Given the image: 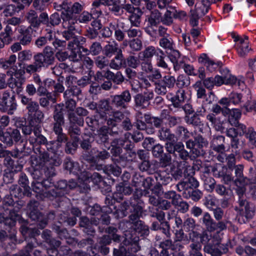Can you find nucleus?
<instances>
[{"label": "nucleus", "mask_w": 256, "mask_h": 256, "mask_svg": "<svg viewBox=\"0 0 256 256\" xmlns=\"http://www.w3.org/2000/svg\"><path fill=\"white\" fill-rule=\"evenodd\" d=\"M132 207L133 208V211H131L132 214L129 216V222L132 225H134L140 220V216L142 214V207L139 204H132Z\"/></svg>", "instance_id": "32"}, {"label": "nucleus", "mask_w": 256, "mask_h": 256, "mask_svg": "<svg viewBox=\"0 0 256 256\" xmlns=\"http://www.w3.org/2000/svg\"><path fill=\"white\" fill-rule=\"evenodd\" d=\"M64 124L52 123V131L56 136V137L68 139L67 135L63 132L62 126Z\"/></svg>", "instance_id": "58"}, {"label": "nucleus", "mask_w": 256, "mask_h": 256, "mask_svg": "<svg viewBox=\"0 0 256 256\" xmlns=\"http://www.w3.org/2000/svg\"><path fill=\"white\" fill-rule=\"evenodd\" d=\"M245 137L248 140V144L251 148L256 147V132L252 127L248 128L246 132L244 134Z\"/></svg>", "instance_id": "44"}, {"label": "nucleus", "mask_w": 256, "mask_h": 256, "mask_svg": "<svg viewBox=\"0 0 256 256\" xmlns=\"http://www.w3.org/2000/svg\"><path fill=\"white\" fill-rule=\"evenodd\" d=\"M210 6L208 0H202L196 3L194 8L190 12V22L192 26L198 25V20L208 12Z\"/></svg>", "instance_id": "4"}, {"label": "nucleus", "mask_w": 256, "mask_h": 256, "mask_svg": "<svg viewBox=\"0 0 256 256\" xmlns=\"http://www.w3.org/2000/svg\"><path fill=\"white\" fill-rule=\"evenodd\" d=\"M158 136L161 140L166 142V144L176 142L175 134L172 133L169 128L162 127L158 132Z\"/></svg>", "instance_id": "24"}, {"label": "nucleus", "mask_w": 256, "mask_h": 256, "mask_svg": "<svg viewBox=\"0 0 256 256\" xmlns=\"http://www.w3.org/2000/svg\"><path fill=\"white\" fill-rule=\"evenodd\" d=\"M160 242V246L162 250L160 252L161 256H169L168 249L171 248L174 250V246L172 244V242L170 238Z\"/></svg>", "instance_id": "46"}, {"label": "nucleus", "mask_w": 256, "mask_h": 256, "mask_svg": "<svg viewBox=\"0 0 256 256\" xmlns=\"http://www.w3.org/2000/svg\"><path fill=\"white\" fill-rule=\"evenodd\" d=\"M123 244L128 247V254L136 253L140 250V247L138 244V237L134 232L131 234L130 231H126Z\"/></svg>", "instance_id": "12"}, {"label": "nucleus", "mask_w": 256, "mask_h": 256, "mask_svg": "<svg viewBox=\"0 0 256 256\" xmlns=\"http://www.w3.org/2000/svg\"><path fill=\"white\" fill-rule=\"evenodd\" d=\"M132 227L135 230V233L138 232L142 235L148 236L149 234L150 230L148 226L146 225L142 221H138L135 224L132 225Z\"/></svg>", "instance_id": "45"}, {"label": "nucleus", "mask_w": 256, "mask_h": 256, "mask_svg": "<svg viewBox=\"0 0 256 256\" xmlns=\"http://www.w3.org/2000/svg\"><path fill=\"white\" fill-rule=\"evenodd\" d=\"M30 142L34 145H45L46 147L48 143L46 138L41 134V127L40 128H36L34 136H30L28 138Z\"/></svg>", "instance_id": "30"}, {"label": "nucleus", "mask_w": 256, "mask_h": 256, "mask_svg": "<svg viewBox=\"0 0 256 256\" xmlns=\"http://www.w3.org/2000/svg\"><path fill=\"white\" fill-rule=\"evenodd\" d=\"M96 140L99 144H105L109 142V128L102 126L97 131Z\"/></svg>", "instance_id": "31"}, {"label": "nucleus", "mask_w": 256, "mask_h": 256, "mask_svg": "<svg viewBox=\"0 0 256 256\" xmlns=\"http://www.w3.org/2000/svg\"><path fill=\"white\" fill-rule=\"evenodd\" d=\"M176 82V80L174 76L168 74L164 76L160 80L156 82L155 92L159 94L164 96L168 90L174 88Z\"/></svg>", "instance_id": "7"}, {"label": "nucleus", "mask_w": 256, "mask_h": 256, "mask_svg": "<svg viewBox=\"0 0 256 256\" xmlns=\"http://www.w3.org/2000/svg\"><path fill=\"white\" fill-rule=\"evenodd\" d=\"M67 140H68V138L56 137V140L48 142L46 148L48 152L56 154L61 151L62 144L66 142Z\"/></svg>", "instance_id": "23"}, {"label": "nucleus", "mask_w": 256, "mask_h": 256, "mask_svg": "<svg viewBox=\"0 0 256 256\" xmlns=\"http://www.w3.org/2000/svg\"><path fill=\"white\" fill-rule=\"evenodd\" d=\"M163 174L159 172L155 174V178L158 183L156 186L166 185L172 181V178L169 176H164Z\"/></svg>", "instance_id": "63"}, {"label": "nucleus", "mask_w": 256, "mask_h": 256, "mask_svg": "<svg viewBox=\"0 0 256 256\" xmlns=\"http://www.w3.org/2000/svg\"><path fill=\"white\" fill-rule=\"evenodd\" d=\"M120 50H122L119 48L118 44L115 42H108L104 47V54L105 56L110 58L112 57L116 54L119 53Z\"/></svg>", "instance_id": "38"}, {"label": "nucleus", "mask_w": 256, "mask_h": 256, "mask_svg": "<svg viewBox=\"0 0 256 256\" xmlns=\"http://www.w3.org/2000/svg\"><path fill=\"white\" fill-rule=\"evenodd\" d=\"M176 84L180 89L187 87L190 84V78L186 76L180 74L178 76Z\"/></svg>", "instance_id": "61"}, {"label": "nucleus", "mask_w": 256, "mask_h": 256, "mask_svg": "<svg viewBox=\"0 0 256 256\" xmlns=\"http://www.w3.org/2000/svg\"><path fill=\"white\" fill-rule=\"evenodd\" d=\"M166 8V11L162 18V22L164 24L170 26L173 22L172 18L175 17V8L171 6Z\"/></svg>", "instance_id": "40"}, {"label": "nucleus", "mask_w": 256, "mask_h": 256, "mask_svg": "<svg viewBox=\"0 0 256 256\" xmlns=\"http://www.w3.org/2000/svg\"><path fill=\"white\" fill-rule=\"evenodd\" d=\"M68 121L70 126L68 129V133L72 140L79 141V136L80 135L81 130L77 126H82L84 122L83 118H78L76 114H70L68 115Z\"/></svg>", "instance_id": "6"}, {"label": "nucleus", "mask_w": 256, "mask_h": 256, "mask_svg": "<svg viewBox=\"0 0 256 256\" xmlns=\"http://www.w3.org/2000/svg\"><path fill=\"white\" fill-rule=\"evenodd\" d=\"M187 100L185 90L180 89L176 91V94L172 96L170 100L172 106L176 108H180Z\"/></svg>", "instance_id": "21"}, {"label": "nucleus", "mask_w": 256, "mask_h": 256, "mask_svg": "<svg viewBox=\"0 0 256 256\" xmlns=\"http://www.w3.org/2000/svg\"><path fill=\"white\" fill-rule=\"evenodd\" d=\"M64 22H62V27L65 29L62 32V36L67 40L75 38L76 30L75 25L77 23L75 19L68 15L64 16Z\"/></svg>", "instance_id": "10"}, {"label": "nucleus", "mask_w": 256, "mask_h": 256, "mask_svg": "<svg viewBox=\"0 0 256 256\" xmlns=\"http://www.w3.org/2000/svg\"><path fill=\"white\" fill-rule=\"evenodd\" d=\"M24 82V79L22 78H11L8 82V85L14 92L19 94L22 90V86Z\"/></svg>", "instance_id": "36"}, {"label": "nucleus", "mask_w": 256, "mask_h": 256, "mask_svg": "<svg viewBox=\"0 0 256 256\" xmlns=\"http://www.w3.org/2000/svg\"><path fill=\"white\" fill-rule=\"evenodd\" d=\"M200 62L203 64L210 72L214 71L218 67H220L222 63L220 62H216L210 60L206 54H202L198 58Z\"/></svg>", "instance_id": "29"}, {"label": "nucleus", "mask_w": 256, "mask_h": 256, "mask_svg": "<svg viewBox=\"0 0 256 256\" xmlns=\"http://www.w3.org/2000/svg\"><path fill=\"white\" fill-rule=\"evenodd\" d=\"M207 230L200 233V242L204 245V252L210 256H222L228 251V244H222V238L220 232L213 234H209Z\"/></svg>", "instance_id": "1"}, {"label": "nucleus", "mask_w": 256, "mask_h": 256, "mask_svg": "<svg viewBox=\"0 0 256 256\" xmlns=\"http://www.w3.org/2000/svg\"><path fill=\"white\" fill-rule=\"evenodd\" d=\"M160 22H162V16L159 10L156 9L151 10L146 18V22L147 24L146 32L151 34L148 29H152L154 27H156Z\"/></svg>", "instance_id": "15"}, {"label": "nucleus", "mask_w": 256, "mask_h": 256, "mask_svg": "<svg viewBox=\"0 0 256 256\" xmlns=\"http://www.w3.org/2000/svg\"><path fill=\"white\" fill-rule=\"evenodd\" d=\"M244 166L242 164L236 165L235 168H233L234 170L235 175L234 183L236 186H238V184L246 186L250 182V179L244 176Z\"/></svg>", "instance_id": "18"}, {"label": "nucleus", "mask_w": 256, "mask_h": 256, "mask_svg": "<svg viewBox=\"0 0 256 256\" xmlns=\"http://www.w3.org/2000/svg\"><path fill=\"white\" fill-rule=\"evenodd\" d=\"M86 176L84 182L78 186L82 192H86L90 190V186L87 184L88 182L92 181L94 184H98L102 180L101 176L98 172H94L92 174L86 172Z\"/></svg>", "instance_id": "16"}, {"label": "nucleus", "mask_w": 256, "mask_h": 256, "mask_svg": "<svg viewBox=\"0 0 256 256\" xmlns=\"http://www.w3.org/2000/svg\"><path fill=\"white\" fill-rule=\"evenodd\" d=\"M65 100L66 101L65 104H64V106H65L67 110V116L68 118V115L70 114H76L74 112L76 108V102L72 98H67Z\"/></svg>", "instance_id": "59"}, {"label": "nucleus", "mask_w": 256, "mask_h": 256, "mask_svg": "<svg viewBox=\"0 0 256 256\" xmlns=\"http://www.w3.org/2000/svg\"><path fill=\"white\" fill-rule=\"evenodd\" d=\"M118 4L116 2H112V4H110L109 10L116 16H121L124 13V9H122V6Z\"/></svg>", "instance_id": "62"}, {"label": "nucleus", "mask_w": 256, "mask_h": 256, "mask_svg": "<svg viewBox=\"0 0 256 256\" xmlns=\"http://www.w3.org/2000/svg\"><path fill=\"white\" fill-rule=\"evenodd\" d=\"M202 224L204 226L206 230L210 232H214V220L208 212L204 213L200 218Z\"/></svg>", "instance_id": "37"}, {"label": "nucleus", "mask_w": 256, "mask_h": 256, "mask_svg": "<svg viewBox=\"0 0 256 256\" xmlns=\"http://www.w3.org/2000/svg\"><path fill=\"white\" fill-rule=\"evenodd\" d=\"M166 149L170 154H172L177 157V156L184 151V144L182 142H173L172 144H166Z\"/></svg>", "instance_id": "35"}, {"label": "nucleus", "mask_w": 256, "mask_h": 256, "mask_svg": "<svg viewBox=\"0 0 256 256\" xmlns=\"http://www.w3.org/2000/svg\"><path fill=\"white\" fill-rule=\"evenodd\" d=\"M80 226L87 230L86 232L88 234H91L95 232L94 229L91 226L90 221L86 216H82L80 218Z\"/></svg>", "instance_id": "55"}, {"label": "nucleus", "mask_w": 256, "mask_h": 256, "mask_svg": "<svg viewBox=\"0 0 256 256\" xmlns=\"http://www.w3.org/2000/svg\"><path fill=\"white\" fill-rule=\"evenodd\" d=\"M222 114L228 117V120L232 126H234L238 124L239 119L240 118L242 113L240 110L236 108H232L230 110L228 108H225L222 111Z\"/></svg>", "instance_id": "19"}, {"label": "nucleus", "mask_w": 256, "mask_h": 256, "mask_svg": "<svg viewBox=\"0 0 256 256\" xmlns=\"http://www.w3.org/2000/svg\"><path fill=\"white\" fill-rule=\"evenodd\" d=\"M154 96L152 90L144 92L143 94H138L134 97L135 106L141 108H146L150 104V100Z\"/></svg>", "instance_id": "14"}, {"label": "nucleus", "mask_w": 256, "mask_h": 256, "mask_svg": "<svg viewBox=\"0 0 256 256\" xmlns=\"http://www.w3.org/2000/svg\"><path fill=\"white\" fill-rule=\"evenodd\" d=\"M118 22V21L116 22H111L109 24V26L114 31L116 39L118 42H121L124 40L125 34L124 32L120 28Z\"/></svg>", "instance_id": "47"}, {"label": "nucleus", "mask_w": 256, "mask_h": 256, "mask_svg": "<svg viewBox=\"0 0 256 256\" xmlns=\"http://www.w3.org/2000/svg\"><path fill=\"white\" fill-rule=\"evenodd\" d=\"M24 8V6L22 4H19L16 6L14 4H9L4 8L3 13L5 16H11L23 10Z\"/></svg>", "instance_id": "41"}, {"label": "nucleus", "mask_w": 256, "mask_h": 256, "mask_svg": "<svg viewBox=\"0 0 256 256\" xmlns=\"http://www.w3.org/2000/svg\"><path fill=\"white\" fill-rule=\"evenodd\" d=\"M238 52L240 56H246L250 50L248 48V42L244 39L240 40V42L237 44Z\"/></svg>", "instance_id": "53"}, {"label": "nucleus", "mask_w": 256, "mask_h": 256, "mask_svg": "<svg viewBox=\"0 0 256 256\" xmlns=\"http://www.w3.org/2000/svg\"><path fill=\"white\" fill-rule=\"evenodd\" d=\"M158 44L160 47L166 50V52H167L169 50H173V47L174 46V42L173 38L170 35L166 37L160 38Z\"/></svg>", "instance_id": "39"}, {"label": "nucleus", "mask_w": 256, "mask_h": 256, "mask_svg": "<svg viewBox=\"0 0 256 256\" xmlns=\"http://www.w3.org/2000/svg\"><path fill=\"white\" fill-rule=\"evenodd\" d=\"M202 193L198 190H192L188 192H184L183 196L186 198H191L195 202L198 201L202 197Z\"/></svg>", "instance_id": "50"}, {"label": "nucleus", "mask_w": 256, "mask_h": 256, "mask_svg": "<svg viewBox=\"0 0 256 256\" xmlns=\"http://www.w3.org/2000/svg\"><path fill=\"white\" fill-rule=\"evenodd\" d=\"M24 70L26 73L31 75L40 72L42 68L34 60L32 63L24 65Z\"/></svg>", "instance_id": "51"}, {"label": "nucleus", "mask_w": 256, "mask_h": 256, "mask_svg": "<svg viewBox=\"0 0 256 256\" xmlns=\"http://www.w3.org/2000/svg\"><path fill=\"white\" fill-rule=\"evenodd\" d=\"M124 67L136 68L140 66V61L138 57L134 55H129L124 60Z\"/></svg>", "instance_id": "42"}, {"label": "nucleus", "mask_w": 256, "mask_h": 256, "mask_svg": "<svg viewBox=\"0 0 256 256\" xmlns=\"http://www.w3.org/2000/svg\"><path fill=\"white\" fill-rule=\"evenodd\" d=\"M38 203L36 200H31L27 206L28 212V216L34 221L38 222V226L40 228L42 229L46 227L48 220H54L55 218L54 212H50L47 214V218L42 216L41 212L38 210Z\"/></svg>", "instance_id": "3"}, {"label": "nucleus", "mask_w": 256, "mask_h": 256, "mask_svg": "<svg viewBox=\"0 0 256 256\" xmlns=\"http://www.w3.org/2000/svg\"><path fill=\"white\" fill-rule=\"evenodd\" d=\"M194 88L196 91L197 98H205L206 96V91L205 88L202 86L201 80L197 81L194 86Z\"/></svg>", "instance_id": "64"}, {"label": "nucleus", "mask_w": 256, "mask_h": 256, "mask_svg": "<svg viewBox=\"0 0 256 256\" xmlns=\"http://www.w3.org/2000/svg\"><path fill=\"white\" fill-rule=\"evenodd\" d=\"M18 184L24 188V194L28 196H30L31 192H30V188L28 186V180L25 174L23 172L20 173L18 180Z\"/></svg>", "instance_id": "43"}, {"label": "nucleus", "mask_w": 256, "mask_h": 256, "mask_svg": "<svg viewBox=\"0 0 256 256\" xmlns=\"http://www.w3.org/2000/svg\"><path fill=\"white\" fill-rule=\"evenodd\" d=\"M108 57L104 56H98L94 58V64L96 67L100 69L104 68L109 66V60Z\"/></svg>", "instance_id": "57"}, {"label": "nucleus", "mask_w": 256, "mask_h": 256, "mask_svg": "<svg viewBox=\"0 0 256 256\" xmlns=\"http://www.w3.org/2000/svg\"><path fill=\"white\" fill-rule=\"evenodd\" d=\"M40 127V125L36 124H34L32 122L30 121L28 125L24 126L22 128V131L23 134L26 136H34L36 128L39 129Z\"/></svg>", "instance_id": "52"}, {"label": "nucleus", "mask_w": 256, "mask_h": 256, "mask_svg": "<svg viewBox=\"0 0 256 256\" xmlns=\"http://www.w3.org/2000/svg\"><path fill=\"white\" fill-rule=\"evenodd\" d=\"M16 60L15 54H12L8 60H1L0 66L4 69H8L14 66Z\"/></svg>", "instance_id": "60"}, {"label": "nucleus", "mask_w": 256, "mask_h": 256, "mask_svg": "<svg viewBox=\"0 0 256 256\" xmlns=\"http://www.w3.org/2000/svg\"><path fill=\"white\" fill-rule=\"evenodd\" d=\"M38 153L36 152L30 158L31 165L34 168H42L46 166L47 168L58 166L60 164L58 158H50L48 153L44 150L37 149Z\"/></svg>", "instance_id": "2"}, {"label": "nucleus", "mask_w": 256, "mask_h": 256, "mask_svg": "<svg viewBox=\"0 0 256 256\" xmlns=\"http://www.w3.org/2000/svg\"><path fill=\"white\" fill-rule=\"evenodd\" d=\"M19 97L22 104L26 106L28 116L34 114V112L40 108L38 103L35 100H33L32 98L22 94L20 95Z\"/></svg>", "instance_id": "20"}, {"label": "nucleus", "mask_w": 256, "mask_h": 256, "mask_svg": "<svg viewBox=\"0 0 256 256\" xmlns=\"http://www.w3.org/2000/svg\"><path fill=\"white\" fill-rule=\"evenodd\" d=\"M64 104L60 103L54 106L53 113L54 122L52 123L64 124V118L63 113Z\"/></svg>", "instance_id": "33"}, {"label": "nucleus", "mask_w": 256, "mask_h": 256, "mask_svg": "<svg viewBox=\"0 0 256 256\" xmlns=\"http://www.w3.org/2000/svg\"><path fill=\"white\" fill-rule=\"evenodd\" d=\"M18 40L22 46L29 45L32 40V32L25 27L20 26L18 28Z\"/></svg>", "instance_id": "22"}, {"label": "nucleus", "mask_w": 256, "mask_h": 256, "mask_svg": "<svg viewBox=\"0 0 256 256\" xmlns=\"http://www.w3.org/2000/svg\"><path fill=\"white\" fill-rule=\"evenodd\" d=\"M189 248V256H203L202 252V246L200 242L191 243Z\"/></svg>", "instance_id": "48"}, {"label": "nucleus", "mask_w": 256, "mask_h": 256, "mask_svg": "<svg viewBox=\"0 0 256 256\" xmlns=\"http://www.w3.org/2000/svg\"><path fill=\"white\" fill-rule=\"evenodd\" d=\"M63 10L61 12V14L60 15L58 12H54L50 16L48 26H58L60 23H62L64 22L63 18Z\"/></svg>", "instance_id": "49"}, {"label": "nucleus", "mask_w": 256, "mask_h": 256, "mask_svg": "<svg viewBox=\"0 0 256 256\" xmlns=\"http://www.w3.org/2000/svg\"><path fill=\"white\" fill-rule=\"evenodd\" d=\"M161 50L160 48L150 46L146 47L140 54L144 60L152 61V57H156Z\"/></svg>", "instance_id": "34"}, {"label": "nucleus", "mask_w": 256, "mask_h": 256, "mask_svg": "<svg viewBox=\"0 0 256 256\" xmlns=\"http://www.w3.org/2000/svg\"><path fill=\"white\" fill-rule=\"evenodd\" d=\"M34 60L36 62L40 68H48L54 64L55 57L52 48L48 46H46L41 52L34 55Z\"/></svg>", "instance_id": "5"}, {"label": "nucleus", "mask_w": 256, "mask_h": 256, "mask_svg": "<svg viewBox=\"0 0 256 256\" xmlns=\"http://www.w3.org/2000/svg\"><path fill=\"white\" fill-rule=\"evenodd\" d=\"M34 114H31L29 117L30 118V122H32L36 124H38L42 123L44 119V114L40 108L36 112H34Z\"/></svg>", "instance_id": "56"}, {"label": "nucleus", "mask_w": 256, "mask_h": 256, "mask_svg": "<svg viewBox=\"0 0 256 256\" xmlns=\"http://www.w3.org/2000/svg\"><path fill=\"white\" fill-rule=\"evenodd\" d=\"M122 9L130 14L128 19L131 25L136 27L140 26L143 14V12L141 9L138 7H134L130 4H124L122 6Z\"/></svg>", "instance_id": "8"}, {"label": "nucleus", "mask_w": 256, "mask_h": 256, "mask_svg": "<svg viewBox=\"0 0 256 256\" xmlns=\"http://www.w3.org/2000/svg\"><path fill=\"white\" fill-rule=\"evenodd\" d=\"M124 60L122 50H120L119 53L116 54L112 59L109 60V66L112 69L118 70L122 67H124Z\"/></svg>", "instance_id": "26"}, {"label": "nucleus", "mask_w": 256, "mask_h": 256, "mask_svg": "<svg viewBox=\"0 0 256 256\" xmlns=\"http://www.w3.org/2000/svg\"><path fill=\"white\" fill-rule=\"evenodd\" d=\"M224 140L222 136H214L210 143L212 148L218 152L224 153L225 152Z\"/></svg>", "instance_id": "28"}, {"label": "nucleus", "mask_w": 256, "mask_h": 256, "mask_svg": "<svg viewBox=\"0 0 256 256\" xmlns=\"http://www.w3.org/2000/svg\"><path fill=\"white\" fill-rule=\"evenodd\" d=\"M116 191L114 194V197L116 200L123 199V194L124 195H130L132 192V188L127 186L126 183L120 182L116 186Z\"/></svg>", "instance_id": "25"}, {"label": "nucleus", "mask_w": 256, "mask_h": 256, "mask_svg": "<svg viewBox=\"0 0 256 256\" xmlns=\"http://www.w3.org/2000/svg\"><path fill=\"white\" fill-rule=\"evenodd\" d=\"M166 55L165 52L162 50L156 56V66L158 67L161 68L163 69H170L168 64L166 62L164 59Z\"/></svg>", "instance_id": "54"}, {"label": "nucleus", "mask_w": 256, "mask_h": 256, "mask_svg": "<svg viewBox=\"0 0 256 256\" xmlns=\"http://www.w3.org/2000/svg\"><path fill=\"white\" fill-rule=\"evenodd\" d=\"M111 104L114 107L119 109H126L128 103L132 100V96L128 90L123 91L120 94L110 96Z\"/></svg>", "instance_id": "9"}, {"label": "nucleus", "mask_w": 256, "mask_h": 256, "mask_svg": "<svg viewBox=\"0 0 256 256\" xmlns=\"http://www.w3.org/2000/svg\"><path fill=\"white\" fill-rule=\"evenodd\" d=\"M17 104L15 96H12L10 98L4 102H0V110L2 112H8V114H12L14 110L16 109Z\"/></svg>", "instance_id": "27"}, {"label": "nucleus", "mask_w": 256, "mask_h": 256, "mask_svg": "<svg viewBox=\"0 0 256 256\" xmlns=\"http://www.w3.org/2000/svg\"><path fill=\"white\" fill-rule=\"evenodd\" d=\"M198 186V181L194 177L190 176L185 180L180 182L176 184V188L179 192L184 191V192H188V190L197 188Z\"/></svg>", "instance_id": "17"}, {"label": "nucleus", "mask_w": 256, "mask_h": 256, "mask_svg": "<svg viewBox=\"0 0 256 256\" xmlns=\"http://www.w3.org/2000/svg\"><path fill=\"white\" fill-rule=\"evenodd\" d=\"M60 6L63 10V18L64 16H68L74 18L77 22L76 16L74 14H78L84 9V4L78 2H75L73 4L68 3V2L64 1L60 4Z\"/></svg>", "instance_id": "11"}, {"label": "nucleus", "mask_w": 256, "mask_h": 256, "mask_svg": "<svg viewBox=\"0 0 256 256\" xmlns=\"http://www.w3.org/2000/svg\"><path fill=\"white\" fill-rule=\"evenodd\" d=\"M234 210L240 215L246 218H250L254 213L252 207L246 198L238 199Z\"/></svg>", "instance_id": "13"}]
</instances>
